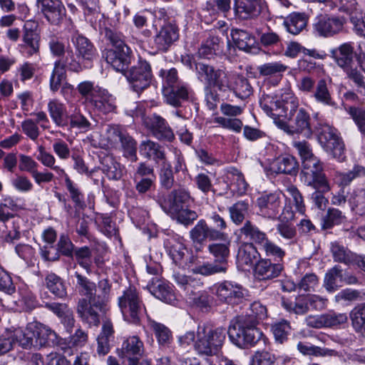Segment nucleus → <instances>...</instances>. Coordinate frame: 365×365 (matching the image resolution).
Here are the masks:
<instances>
[{"label": "nucleus", "mask_w": 365, "mask_h": 365, "mask_svg": "<svg viewBox=\"0 0 365 365\" xmlns=\"http://www.w3.org/2000/svg\"><path fill=\"white\" fill-rule=\"evenodd\" d=\"M282 101L285 110L283 116L289 123L281 119H275V125L288 135L302 134L304 137L310 138L312 136L313 130L309 112L305 108L299 107V100L292 92H285L282 96Z\"/></svg>", "instance_id": "f257e3e1"}, {"label": "nucleus", "mask_w": 365, "mask_h": 365, "mask_svg": "<svg viewBox=\"0 0 365 365\" xmlns=\"http://www.w3.org/2000/svg\"><path fill=\"white\" fill-rule=\"evenodd\" d=\"M225 339L226 331L224 328L200 324L196 331L194 351L199 356L205 358L209 365H215L210 358L219 354Z\"/></svg>", "instance_id": "f03ea898"}, {"label": "nucleus", "mask_w": 365, "mask_h": 365, "mask_svg": "<svg viewBox=\"0 0 365 365\" xmlns=\"http://www.w3.org/2000/svg\"><path fill=\"white\" fill-rule=\"evenodd\" d=\"M71 41L75 52L68 50L63 58L66 61L67 68L77 73L90 68L93 60L98 56L97 49L93 42L78 31L71 35Z\"/></svg>", "instance_id": "7ed1b4c3"}, {"label": "nucleus", "mask_w": 365, "mask_h": 365, "mask_svg": "<svg viewBox=\"0 0 365 365\" xmlns=\"http://www.w3.org/2000/svg\"><path fill=\"white\" fill-rule=\"evenodd\" d=\"M315 129L322 149L331 158L339 162L344 161L345 146L338 130L327 123H318Z\"/></svg>", "instance_id": "20e7f679"}, {"label": "nucleus", "mask_w": 365, "mask_h": 365, "mask_svg": "<svg viewBox=\"0 0 365 365\" xmlns=\"http://www.w3.org/2000/svg\"><path fill=\"white\" fill-rule=\"evenodd\" d=\"M230 241L223 243H212L209 245V252L215 258V262L196 264L190 268L194 274L209 276L217 273H225L227 269V258L230 255Z\"/></svg>", "instance_id": "39448f33"}, {"label": "nucleus", "mask_w": 365, "mask_h": 365, "mask_svg": "<svg viewBox=\"0 0 365 365\" xmlns=\"http://www.w3.org/2000/svg\"><path fill=\"white\" fill-rule=\"evenodd\" d=\"M256 325L247 322L246 318H238L227 330L230 341L240 348L255 346L262 336Z\"/></svg>", "instance_id": "423d86ee"}, {"label": "nucleus", "mask_w": 365, "mask_h": 365, "mask_svg": "<svg viewBox=\"0 0 365 365\" xmlns=\"http://www.w3.org/2000/svg\"><path fill=\"white\" fill-rule=\"evenodd\" d=\"M118 307L124 319L138 324L146 313L145 304L134 287H129L118 297Z\"/></svg>", "instance_id": "0eeeda50"}, {"label": "nucleus", "mask_w": 365, "mask_h": 365, "mask_svg": "<svg viewBox=\"0 0 365 365\" xmlns=\"http://www.w3.org/2000/svg\"><path fill=\"white\" fill-rule=\"evenodd\" d=\"M301 175L306 185L313 189H322L323 191L331 190L322 163L317 157L303 162Z\"/></svg>", "instance_id": "6e6552de"}, {"label": "nucleus", "mask_w": 365, "mask_h": 365, "mask_svg": "<svg viewBox=\"0 0 365 365\" xmlns=\"http://www.w3.org/2000/svg\"><path fill=\"white\" fill-rule=\"evenodd\" d=\"M282 193L279 190L263 192L256 199L257 213L263 218L276 220L282 208Z\"/></svg>", "instance_id": "1a4fd4ad"}, {"label": "nucleus", "mask_w": 365, "mask_h": 365, "mask_svg": "<svg viewBox=\"0 0 365 365\" xmlns=\"http://www.w3.org/2000/svg\"><path fill=\"white\" fill-rule=\"evenodd\" d=\"M125 76L131 88L136 93H140L148 88L153 79L150 65L145 60H140Z\"/></svg>", "instance_id": "9d476101"}, {"label": "nucleus", "mask_w": 365, "mask_h": 365, "mask_svg": "<svg viewBox=\"0 0 365 365\" xmlns=\"http://www.w3.org/2000/svg\"><path fill=\"white\" fill-rule=\"evenodd\" d=\"M190 200V192L183 187L172 190L167 197L158 195L156 202L167 214L178 213Z\"/></svg>", "instance_id": "9b49d317"}, {"label": "nucleus", "mask_w": 365, "mask_h": 365, "mask_svg": "<svg viewBox=\"0 0 365 365\" xmlns=\"http://www.w3.org/2000/svg\"><path fill=\"white\" fill-rule=\"evenodd\" d=\"M103 302L100 299L85 298L78 299L76 312L81 319L90 327H98L101 322L100 313L104 312Z\"/></svg>", "instance_id": "f8f14e48"}, {"label": "nucleus", "mask_w": 365, "mask_h": 365, "mask_svg": "<svg viewBox=\"0 0 365 365\" xmlns=\"http://www.w3.org/2000/svg\"><path fill=\"white\" fill-rule=\"evenodd\" d=\"M40 40L38 24L34 21H27L23 27L22 43L19 46L21 53L26 57L38 54Z\"/></svg>", "instance_id": "ddd939ff"}, {"label": "nucleus", "mask_w": 365, "mask_h": 365, "mask_svg": "<svg viewBox=\"0 0 365 365\" xmlns=\"http://www.w3.org/2000/svg\"><path fill=\"white\" fill-rule=\"evenodd\" d=\"M213 291L218 301L230 305L238 304L245 297L242 285L232 281L216 284Z\"/></svg>", "instance_id": "4468645a"}, {"label": "nucleus", "mask_w": 365, "mask_h": 365, "mask_svg": "<svg viewBox=\"0 0 365 365\" xmlns=\"http://www.w3.org/2000/svg\"><path fill=\"white\" fill-rule=\"evenodd\" d=\"M190 237L196 250L200 251V247L206 240H225L226 235L208 226L205 220H200L190 231Z\"/></svg>", "instance_id": "2eb2a0df"}, {"label": "nucleus", "mask_w": 365, "mask_h": 365, "mask_svg": "<svg viewBox=\"0 0 365 365\" xmlns=\"http://www.w3.org/2000/svg\"><path fill=\"white\" fill-rule=\"evenodd\" d=\"M163 96L168 104L174 107H180L184 101H193L195 93L185 82H180L178 84L163 90Z\"/></svg>", "instance_id": "dca6fc26"}, {"label": "nucleus", "mask_w": 365, "mask_h": 365, "mask_svg": "<svg viewBox=\"0 0 365 365\" xmlns=\"http://www.w3.org/2000/svg\"><path fill=\"white\" fill-rule=\"evenodd\" d=\"M144 123L152 135L160 140L171 142L175 138L173 130L165 119L157 114H153L144 119Z\"/></svg>", "instance_id": "f3484780"}, {"label": "nucleus", "mask_w": 365, "mask_h": 365, "mask_svg": "<svg viewBox=\"0 0 365 365\" xmlns=\"http://www.w3.org/2000/svg\"><path fill=\"white\" fill-rule=\"evenodd\" d=\"M37 6L51 24L58 25L66 16V9L61 0H36Z\"/></svg>", "instance_id": "a211bd4d"}, {"label": "nucleus", "mask_w": 365, "mask_h": 365, "mask_svg": "<svg viewBox=\"0 0 365 365\" xmlns=\"http://www.w3.org/2000/svg\"><path fill=\"white\" fill-rule=\"evenodd\" d=\"M284 269L280 262H272L270 259H259L254 267V276L260 281L271 280L278 277Z\"/></svg>", "instance_id": "6ab92c4d"}, {"label": "nucleus", "mask_w": 365, "mask_h": 365, "mask_svg": "<svg viewBox=\"0 0 365 365\" xmlns=\"http://www.w3.org/2000/svg\"><path fill=\"white\" fill-rule=\"evenodd\" d=\"M265 7L263 0H235L234 11L240 19H249L258 16Z\"/></svg>", "instance_id": "aec40b11"}, {"label": "nucleus", "mask_w": 365, "mask_h": 365, "mask_svg": "<svg viewBox=\"0 0 365 365\" xmlns=\"http://www.w3.org/2000/svg\"><path fill=\"white\" fill-rule=\"evenodd\" d=\"M130 48H110L105 53L106 62L116 71L123 72L130 63Z\"/></svg>", "instance_id": "412c9836"}, {"label": "nucleus", "mask_w": 365, "mask_h": 365, "mask_svg": "<svg viewBox=\"0 0 365 365\" xmlns=\"http://www.w3.org/2000/svg\"><path fill=\"white\" fill-rule=\"evenodd\" d=\"M240 233L245 240H250L260 251L269 240L267 235L251 221L247 220L240 229Z\"/></svg>", "instance_id": "4be33fe9"}, {"label": "nucleus", "mask_w": 365, "mask_h": 365, "mask_svg": "<svg viewBox=\"0 0 365 365\" xmlns=\"http://www.w3.org/2000/svg\"><path fill=\"white\" fill-rule=\"evenodd\" d=\"M178 37V27L172 24H166L155 36L154 43L158 51H167Z\"/></svg>", "instance_id": "5701e85b"}, {"label": "nucleus", "mask_w": 365, "mask_h": 365, "mask_svg": "<svg viewBox=\"0 0 365 365\" xmlns=\"http://www.w3.org/2000/svg\"><path fill=\"white\" fill-rule=\"evenodd\" d=\"M231 36L235 44L240 50L252 54L259 53V48L255 37L247 31L237 29H232Z\"/></svg>", "instance_id": "b1692460"}, {"label": "nucleus", "mask_w": 365, "mask_h": 365, "mask_svg": "<svg viewBox=\"0 0 365 365\" xmlns=\"http://www.w3.org/2000/svg\"><path fill=\"white\" fill-rule=\"evenodd\" d=\"M143 343L138 336H128L123 341L121 356L129 359L128 365H138V356L143 353Z\"/></svg>", "instance_id": "393cba45"}, {"label": "nucleus", "mask_w": 365, "mask_h": 365, "mask_svg": "<svg viewBox=\"0 0 365 365\" xmlns=\"http://www.w3.org/2000/svg\"><path fill=\"white\" fill-rule=\"evenodd\" d=\"M282 94L281 101L277 99V96H274L269 93H263L259 99V105L262 109L267 115L272 117L275 123V119H279V116H283L285 110L284 109V102L282 101Z\"/></svg>", "instance_id": "a878e982"}, {"label": "nucleus", "mask_w": 365, "mask_h": 365, "mask_svg": "<svg viewBox=\"0 0 365 365\" xmlns=\"http://www.w3.org/2000/svg\"><path fill=\"white\" fill-rule=\"evenodd\" d=\"M344 19L336 16H321L315 24V29L323 36H330L343 29Z\"/></svg>", "instance_id": "bb28decb"}, {"label": "nucleus", "mask_w": 365, "mask_h": 365, "mask_svg": "<svg viewBox=\"0 0 365 365\" xmlns=\"http://www.w3.org/2000/svg\"><path fill=\"white\" fill-rule=\"evenodd\" d=\"M101 169L109 180H119L125 174V168L110 155L103 156L101 160Z\"/></svg>", "instance_id": "cd10ccee"}, {"label": "nucleus", "mask_w": 365, "mask_h": 365, "mask_svg": "<svg viewBox=\"0 0 365 365\" xmlns=\"http://www.w3.org/2000/svg\"><path fill=\"white\" fill-rule=\"evenodd\" d=\"M91 101L95 109L102 114L115 112L116 109L115 98L107 90L101 88Z\"/></svg>", "instance_id": "c85d7f7f"}, {"label": "nucleus", "mask_w": 365, "mask_h": 365, "mask_svg": "<svg viewBox=\"0 0 365 365\" xmlns=\"http://www.w3.org/2000/svg\"><path fill=\"white\" fill-rule=\"evenodd\" d=\"M147 287L155 297L165 303L171 304L175 299L172 288L159 278H152Z\"/></svg>", "instance_id": "c756f323"}, {"label": "nucleus", "mask_w": 365, "mask_h": 365, "mask_svg": "<svg viewBox=\"0 0 365 365\" xmlns=\"http://www.w3.org/2000/svg\"><path fill=\"white\" fill-rule=\"evenodd\" d=\"M331 57L339 66L344 70L351 67L354 61V46L352 43H344L331 51Z\"/></svg>", "instance_id": "7c9ffc66"}, {"label": "nucleus", "mask_w": 365, "mask_h": 365, "mask_svg": "<svg viewBox=\"0 0 365 365\" xmlns=\"http://www.w3.org/2000/svg\"><path fill=\"white\" fill-rule=\"evenodd\" d=\"M271 170L276 173L295 175L298 170V163L290 155H282L275 158L271 163Z\"/></svg>", "instance_id": "2f4dec72"}, {"label": "nucleus", "mask_w": 365, "mask_h": 365, "mask_svg": "<svg viewBox=\"0 0 365 365\" xmlns=\"http://www.w3.org/2000/svg\"><path fill=\"white\" fill-rule=\"evenodd\" d=\"M29 329L32 330L34 335L36 347L45 346L49 340L53 341L56 337V333L50 327L38 322L29 323Z\"/></svg>", "instance_id": "473e14b6"}, {"label": "nucleus", "mask_w": 365, "mask_h": 365, "mask_svg": "<svg viewBox=\"0 0 365 365\" xmlns=\"http://www.w3.org/2000/svg\"><path fill=\"white\" fill-rule=\"evenodd\" d=\"M311 97L322 106L336 108V103L334 101L329 88L328 82L326 79L322 78L317 82L315 89L313 91Z\"/></svg>", "instance_id": "72a5a7b5"}, {"label": "nucleus", "mask_w": 365, "mask_h": 365, "mask_svg": "<svg viewBox=\"0 0 365 365\" xmlns=\"http://www.w3.org/2000/svg\"><path fill=\"white\" fill-rule=\"evenodd\" d=\"M259 257V252L255 246L252 244H248V242L243 243L238 250L237 263L242 268L245 267H250L257 262V259Z\"/></svg>", "instance_id": "f704fd0d"}, {"label": "nucleus", "mask_w": 365, "mask_h": 365, "mask_svg": "<svg viewBox=\"0 0 365 365\" xmlns=\"http://www.w3.org/2000/svg\"><path fill=\"white\" fill-rule=\"evenodd\" d=\"M114 330L110 321L103 322L101 331L97 338V353L100 356L106 355L110 349V341L113 339Z\"/></svg>", "instance_id": "c9c22d12"}, {"label": "nucleus", "mask_w": 365, "mask_h": 365, "mask_svg": "<svg viewBox=\"0 0 365 365\" xmlns=\"http://www.w3.org/2000/svg\"><path fill=\"white\" fill-rule=\"evenodd\" d=\"M225 180L232 192L238 195H242L246 192L248 185L242 173L237 168L230 167L227 169Z\"/></svg>", "instance_id": "e433bc0d"}, {"label": "nucleus", "mask_w": 365, "mask_h": 365, "mask_svg": "<svg viewBox=\"0 0 365 365\" xmlns=\"http://www.w3.org/2000/svg\"><path fill=\"white\" fill-rule=\"evenodd\" d=\"M307 21L304 14L293 12L284 18L283 25L287 32L292 35H298L306 29Z\"/></svg>", "instance_id": "4c0bfd02"}, {"label": "nucleus", "mask_w": 365, "mask_h": 365, "mask_svg": "<svg viewBox=\"0 0 365 365\" xmlns=\"http://www.w3.org/2000/svg\"><path fill=\"white\" fill-rule=\"evenodd\" d=\"M330 250L334 262L354 265L357 255L337 242L331 243Z\"/></svg>", "instance_id": "58836bf2"}, {"label": "nucleus", "mask_w": 365, "mask_h": 365, "mask_svg": "<svg viewBox=\"0 0 365 365\" xmlns=\"http://www.w3.org/2000/svg\"><path fill=\"white\" fill-rule=\"evenodd\" d=\"M342 268L339 265H335L329 269L325 274L323 280V286L325 289L333 293L342 287Z\"/></svg>", "instance_id": "ea45409f"}, {"label": "nucleus", "mask_w": 365, "mask_h": 365, "mask_svg": "<svg viewBox=\"0 0 365 365\" xmlns=\"http://www.w3.org/2000/svg\"><path fill=\"white\" fill-rule=\"evenodd\" d=\"M139 153L144 158L155 161L165 160V153L161 146L150 140H143L139 145Z\"/></svg>", "instance_id": "a19ab883"}, {"label": "nucleus", "mask_w": 365, "mask_h": 365, "mask_svg": "<svg viewBox=\"0 0 365 365\" xmlns=\"http://www.w3.org/2000/svg\"><path fill=\"white\" fill-rule=\"evenodd\" d=\"M173 277L174 282L185 292L187 296L202 286L200 279L178 272H174Z\"/></svg>", "instance_id": "79ce46f5"}, {"label": "nucleus", "mask_w": 365, "mask_h": 365, "mask_svg": "<svg viewBox=\"0 0 365 365\" xmlns=\"http://www.w3.org/2000/svg\"><path fill=\"white\" fill-rule=\"evenodd\" d=\"M9 333L14 344H18L24 349L35 346L34 335L32 330L29 329V324L25 329L18 327Z\"/></svg>", "instance_id": "37998d69"}, {"label": "nucleus", "mask_w": 365, "mask_h": 365, "mask_svg": "<svg viewBox=\"0 0 365 365\" xmlns=\"http://www.w3.org/2000/svg\"><path fill=\"white\" fill-rule=\"evenodd\" d=\"M365 176V168L362 165H356L347 172H336L334 179L336 182L342 188L349 185L356 178Z\"/></svg>", "instance_id": "c03bdc74"}, {"label": "nucleus", "mask_w": 365, "mask_h": 365, "mask_svg": "<svg viewBox=\"0 0 365 365\" xmlns=\"http://www.w3.org/2000/svg\"><path fill=\"white\" fill-rule=\"evenodd\" d=\"M48 111L53 122L57 126L67 125L68 120L64 118L66 108L63 103L56 99L51 100L48 103Z\"/></svg>", "instance_id": "a18cd8bd"}, {"label": "nucleus", "mask_w": 365, "mask_h": 365, "mask_svg": "<svg viewBox=\"0 0 365 365\" xmlns=\"http://www.w3.org/2000/svg\"><path fill=\"white\" fill-rule=\"evenodd\" d=\"M74 276L77 279L76 289L78 294L82 297H85V299L88 300L96 299V283L77 272H75Z\"/></svg>", "instance_id": "49530a36"}, {"label": "nucleus", "mask_w": 365, "mask_h": 365, "mask_svg": "<svg viewBox=\"0 0 365 365\" xmlns=\"http://www.w3.org/2000/svg\"><path fill=\"white\" fill-rule=\"evenodd\" d=\"M232 84L230 91L241 100L249 98L253 93V88L248 79L242 76L235 74V78Z\"/></svg>", "instance_id": "de8ad7c7"}, {"label": "nucleus", "mask_w": 365, "mask_h": 365, "mask_svg": "<svg viewBox=\"0 0 365 365\" xmlns=\"http://www.w3.org/2000/svg\"><path fill=\"white\" fill-rule=\"evenodd\" d=\"M235 74L225 68H218L211 87L216 88L220 92L230 91L235 78Z\"/></svg>", "instance_id": "09e8293b"}, {"label": "nucleus", "mask_w": 365, "mask_h": 365, "mask_svg": "<svg viewBox=\"0 0 365 365\" xmlns=\"http://www.w3.org/2000/svg\"><path fill=\"white\" fill-rule=\"evenodd\" d=\"M66 61L63 58L62 60H57L54 63L53 69L50 78V89L53 92L58 91L62 84L63 81L66 78Z\"/></svg>", "instance_id": "8fccbe9b"}, {"label": "nucleus", "mask_w": 365, "mask_h": 365, "mask_svg": "<svg viewBox=\"0 0 365 365\" xmlns=\"http://www.w3.org/2000/svg\"><path fill=\"white\" fill-rule=\"evenodd\" d=\"M297 350L303 355L313 356H336L337 351L334 349L322 348L310 343L299 341L297 345Z\"/></svg>", "instance_id": "3c124183"}, {"label": "nucleus", "mask_w": 365, "mask_h": 365, "mask_svg": "<svg viewBox=\"0 0 365 365\" xmlns=\"http://www.w3.org/2000/svg\"><path fill=\"white\" fill-rule=\"evenodd\" d=\"M149 324L159 345L164 347L168 346L173 341L170 329L165 324L154 320L150 321Z\"/></svg>", "instance_id": "603ef678"}, {"label": "nucleus", "mask_w": 365, "mask_h": 365, "mask_svg": "<svg viewBox=\"0 0 365 365\" xmlns=\"http://www.w3.org/2000/svg\"><path fill=\"white\" fill-rule=\"evenodd\" d=\"M66 120L68 124L66 126L68 130L77 129L81 132H86L91 128V123L88 119L76 108L67 116Z\"/></svg>", "instance_id": "864d4df0"}, {"label": "nucleus", "mask_w": 365, "mask_h": 365, "mask_svg": "<svg viewBox=\"0 0 365 365\" xmlns=\"http://www.w3.org/2000/svg\"><path fill=\"white\" fill-rule=\"evenodd\" d=\"M299 53H303L304 56H312L318 59H324L327 56L324 52H318L315 49H307L295 41L290 42L287 45L285 51V55L287 56L295 58Z\"/></svg>", "instance_id": "5fc2aeb1"}, {"label": "nucleus", "mask_w": 365, "mask_h": 365, "mask_svg": "<svg viewBox=\"0 0 365 365\" xmlns=\"http://www.w3.org/2000/svg\"><path fill=\"white\" fill-rule=\"evenodd\" d=\"M48 289L56 297L63 299L67 296L66 287L63 279L54 273L48 274L45 278Z\"/></svg>", "instance_id": "6e6d98bb"}, {"label": "nucleus", "mask_w": 365, "mask_h": 365, "mask_svg": "<svg viewBox=\"0 0 365 365\" xmlns=\"http://www.w3.org/2000/svg\"><path fill=\"white\" fill-rule=\"evenodd\" d=\"M282 304L287 312L295 314L303 315L309 310L305 294L298 295L294 301L283 300Z\"/></svg>", "instance_id": "4d7b16f0"}, {"label": "nucleus", "mask_w": 365, "mask_h": 365, "mask_svg": "<svg viewBox=\"0 0 365 365\" xmlns=\"http://www.w3.org/2000/svg\"><path fill=\"white\" fill-rule=\"evenodd\" d=\"M197 78L204 82L206 86H211L218 68L204 63H195Z\"/></svg>", "instance_id": "13d9d810"}, {"label": "nucleus", "mask_w": 365, "mask_h": 365, "mask_svg": "<svg viewBox=\"0 0 365 365\" xmlns=\"http://www.w3.org/2000/svg\"><path fill=\"white\" fill-rule=\"evenodd\" d=\"M350 319L355 331L365 335V303L358 304L351 311Z\"/></svg>", "instance_id": "bf43d9fd"}, {"label": "nucleus", "mask_w": 365, "mask_h": 365, "mask_svg": "<svg viewBox=\"0 0 365 365\" xmlns=\"http://www.w3.org/2000/svg\"><path fill=\"white\" fill-rule=\"evenodd\" d=\"M346 220V216L338 209L329 208L327 214L322 219V228L328 230L339 225Z\"/></svg>", "instance_id": "052dcab7"}, {"label": "nucleus", "mask_w": 365, "mask_h": 365, "mask_svg": "<svg viewBox=\"0 0 365 365\" xmlns=\"http://www.w3.org/2000/svg\"><path fill=\"white\" fill-rule=\"evenodd\" d=\"M159 181L160 186L167 190H170L175 183L173 170L171 164L164 160L160 165L159 171Z\"/></svg>", "instance_id": "680f3d73"}, {"label": "nucleus", "mask_w": 365, "mask_h": 365, "mask_svg": "<svg viewBox=\"0 0 365 365\" xmlns=\"http://www.w3.org/2000/svg\"><path fill=\"white\" fill-rule=\"evenodd\" d=\"M349 203L352 210L362 215L365 213V189L357 188L353 190L349 198Z\"/></svg>", "instance_id": "e2e57ef3"}, {"label": "nucleus", "mask_w": 365, "mask_h": 365, "mask_svg": "<svg viewBox=\"0 0 365 365\" xmlns=\"http://www.w3.org/2000/svg\"><path fill=\"white\" fill-rule=\"evenodd\" d=\"M267 308L259 302H254L250 306L249 312L245 317L239 318H246L247 322L252 324H257L259 321L263 320L267 317Z\"/></svg>", "instance_id": "0e129e2a"}, {"label": "nucleus", "mask_w": 365, "mask_h": 365, "mask_svg": "<svg viewBox=\"0 0 365 365\" xmlns=\"http://www.w3.org/2000/svg\"><path fill=\"white\" fill-rule=\"evenodd\" d=\"M74 256L77 263L85 269L87 273H90L93 263L91 250L87 246L76 248Z\"/></svg>", "instance_id": "69168bd1"}, {"label": "nucleus", "mask_w": 365, "mask_h": 365, "mask_svg": "<svg viewBox=\"0 0 365 365\" xmlns=\"http://www.w3.org/2000/svg\"><path fill=\"white\" fill-rule=\"evenodd\" d=\"M345 109L354 122L361 135L365 137V109L356 106H349Z\"/></svg>", "instance_id": "338daca9"}, {"label": "nucleus", "mask_w": 365, "mask_h": 365, "mask_svg": "<svg viewBox=\"0 0 365 365\" xmlns=\"http://www.w3.org/2000/svg\"><path fill=\"white\" fill-rule=\"evenodd\" d=\"M250 365H278L277 357L269 351H258L252 355Z\"/></svg>", "instance_id": "774afa93"}]
</instances>
